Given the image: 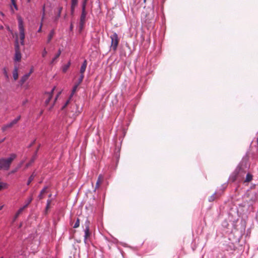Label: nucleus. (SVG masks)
I'll return each mask as SVG.
<instances>
[{
	"mask_svg": "<svg viewBox=\"0 0 258 258\" xmlns=\"http://www.w3.org/2000/svg\"><path fill=\"white\" fill-rule=\"evenodd\" d=\"M5 140V138H4L3 140H2L1 141H0V144L2 143V142H3Z\"/></svg>",
	"mask_w": 258,
	"mask_h": 258,
	"instance_id": "43",
	"label": "nucleus"
},
{
	"mask_svg": "<svg viewBox=\"0 0 258 258\" xmlns=\"http://www.w3.org/2000/svg\"><path fill=\"white\" fill-rule=\"evenodd\" d=\"M8 30L10 31V29L9 27L8 28Z\"/></svg>",
	"mask_w": 258,
	"mask_h": 258,
	"instance_id": "48",
	"label": "nucleus"
},
{
	"mask_svg": "<svg viewBox=\"0 0 258 258\" xmlns=\"http://www.w3.org/2000/svg\"><path fill=\"white\" fill-rule=\"evenodd\" d=\"M215 199H216V194H214L209 198V201L213 202L215 200Z\"/></svg>",
	"mask_w": 258,
	"mask_h": 258,
	"instance_id": "30",
	"label": "nucleus"
},
{
	"mask_svg": "<svg viewBox=\"0 0 258 258\" xmlns=\"http://www.w3.org/2000/svg\"><path fill=\"white\" fill-rule=\"evenodd\" d=\"M18 68L15 66L13 72V77L15 81H16L18 78Z\"/></svg>",
	"mask_w": 258,
	"mask_h": 258,
	"instance_id": "12",
	"label": "nucleus"
},
{
	"mask_svg": "<svg viewBox=\"0 0 258 258\" xmlns=\"http://www.w3.org/2000/svg\"><path fill=\"white\" fill-rule=\"evenodd\" d=\"M103 180V176L102 174H100L98 176L97 181L96 183L95 189L98 188Z\"/></svg>",
	"mask_w": 258,
	"mask_h": 258,
	"instance_id": "9",
	"label": "nucleus"
},
{
	"mask_svg": "<svg viewBox=\"0 0 258 258\" xmlns=\"http://www.w3.org/2000/svg\"><path fill=\"white\" fill-rule=\"evenodd\" d=\"M85 238L87 239L90 236V232H89V226H90V221L87 219L85 223Z\"/></svg>",
	"mask_w": 258,
	"mask_h": 258,
	"instance_id": "7",
	"label": "nucleus"
},
{
	"mask_svg": "<svg viewBox=\"0 0 258 258\" xmlns=\"http://www.w3.org/2000/svg\"><path fill=\"white\" fill-rule=\"evenodd\" d=\"M17 155L15 154H11L8 158L0 159V168L8 170L11 166L13 161L16 158Z\"/></svg>",
	"mask_w": 258,
	"mask_h": 258,
	"instance_id": "1",
	"label": "nucleus"
},
{
	"mask_svg": "<svg viewBox=\"0 0 258 258\" xmlns=\"http://www.w3.org/2000/svg\"><path fill=\"white\" fill-rule=\"evenodd\" d=\"M3 74L6 79L7 80H9V76L8 75V73L7 72V69L6 68H3Z\"/></svg>",
	"mask_w": 258,
	"mask_h": 258,
	"instance_id": "22",
	"label": "nucleus"
},
{
	"mask_svg": "<svg viewBox=\"0 0 258 258\" xmlns=\"http://www.w3.org/2000/svg\"><path fill=\"white\" fill-rule=\"evenodd\" d=\"M47 53V52L45 49V48H44L42 53V56L43 57H45Z\"/></svg>",
	"mask_w": 258,
	"mask_h": 258,
	"instance_id": "31",
	"label": "nucleus"
},
{
	"mask_svg": "<svg viewBox=\"0 0 258 258\" xmlns=\"http://www.w3.org/2000/svg\"><path fill=\"white\" fill-rule=\"evenodd\" d=\"M110 38L111 40V48L113 49L114 51H115L117 49L118 43L119 38L118 35L116 33H114L112 35L110 36Z\"/></svg>",
	"mask_w": 258,
	"mask_h": 258,
	"instance_id": "2",
	"label": "nucleus"
},
{
	"mask_svg": "<svg viewBox=\"0 0 258 258\" xmlns=\"http://www.w3.org/2000/svg\"><path fill=\"white\" fill-rule=\"evenodd\" d=\"M20 37L21 40V44L22 45H24L25 31H20Z\"/></svg>",
	"mask_w": 258,
	"mask_h": 258,
	"instance_id": "15",
	"label": "nucleus"
},
{
	"mask_svg": "<svg viewBox=\"0 0 258 258\" xmlns=\"http://www.w3.org/2000/svg\"><path fill=\"white\" fill-rule=\"evenodd\" d=\"M42 25H43V24H42V22L41 21V23H40V27H42Z\"/></svg>",
	"mask_w": 258,
	"mask_h": 258,
	"instance_id": "46",
	"label": "nucleus"
},
{
	"mask_svg": "<svg viewBox=\"0 0 258 258\" xmlns=\"http://www.w3.org/2000/svg\"><path fill=\"white\" fill-rule=\"evenodd\" d=\"M46 187H44L40 191L39 196H38V198L41 200V199H42L43 198V195L45 192V191H46Z\"/></svg>",
	"mask_w": 258,
	"mask_h": 258,
	"instance_id": "21",
	"label": "nucleus"
},
{
	"mask_svg": "<svg viewBox=\"0 0 258 258\" xmlns=\"http://www.w3.org/2000/svg\"><path fill=\"white\" fill-rule=\"evenodd\" d=\"M41 31H42V27H39V28L38 29V30L37 32H39V33H40V32H41Z\"/></svg>",
	"mask_w": 258,
	"mask_h": 258,
	"instance_id": "37",
	"label": "nucleus"
},
{
	"mask_svg": "<svg viewBox=\"0 0 258 258\" xmlns=\"http://www.w3.org/2000/svg\"><path fill=\"white\" fill-rule=\"evenodd\" d=\"M79 84H76L75 85V86H74L73 88V90H72V94L70 96V98L72 97V96H73V95L74 94V93H75V92L76 91V90L78 88V87L79 86Z\"/></svg>",
	"mask_w": 258,
	"mask_h": 258,
	"instance_id": "23",
	"label": "nucleus"
},
{
	"mask_svg": "<svg viewBox=\"0 0 258 258\" xmlns=\"http://www.w3.org/2000/svg\"><path fill=\"white\" fill-rule=\"evenodd\" d=\"M25 208L23 207L22 208H21L16 213V215L14 217V220H16L20 215V214H21V213L23 212Z\"/></svg>",
	"mask_w": 258,
	"mask_h": 258,
	"instance_id": "20",
	"label": "nucleus"
},
{
	"mask_svg": "<svg viewBox=\"0 0 258 258\" xmlns=\"http://www.w3.org/2000/svg\"><path fill=\"white\" fill-rule=\"evenodd\" d=\"M23 164V162H22L18 166L17 168H18V169L21 167L22 165Z\"/></svg>",
	"mask_w": 258,
	"mask_h": 258,
	"instance_id": "39",
	"label": "nucleus"
},
{
	"mask_svg": "<svg viewBox=\"0 0 258 258\" xmlns=\"http://www.w3.org/2000/svg\"><path fill=\"white\" fill-rule=\"evenodd\" d=\"M4 206V205H2V206H0V211H1V210H2V209L3 208Z\"/></svg>",
	"mask_w": 258,
	"mask_h": 258,
	"instance_id": "42",
	"label": "nucleus"
},
{
	"mask_svg": "<svg viewBox=\"0 0 258 258\" xmlns=\"http://www.w3.org/2000/svg\"><path fill=\"white\" fill-rule=\"evenodd\" d=\"M44 11H45V6H43V15H42V18H41V21L43 22L44 19V15H45V13H44Z\"/></svg>",
	"mask_w": 258,
	"mask_h": 258,
	"instance_id": "32",
	"label": "nucleus"
},
{
	"mask_svg": "<svg viewBox=\"0 0 258 258\" xmlns=\"http://www.w3.org/2000/svg\"><path fill=\"white\" fill-rule=\"evenodd\" d=\"M87 65V62L86 60H85L82 63L81 68H80V73L82 74H84V72L86 71V69Z\"/></svg>",
	"mask_w": 258,
	"mask_h": 258,
	"instance_id": "13",
	"label": "nucleus"
},
{
	"mask_svg": "<svg viewBox=\"0 0 258 258\" xmlns=\"http://www.w3.org/2000/svg\"><path fill=\"white\" fill-rule=\"evenodd\" d=\"M33 162V160H32L31 162L27 163L26 165V168H27L29 166H30L31 164Z\"/></svg>",
	"mask_w": 258,
	"mask_h": 258,
	"instance_id": "35",
	"label": "nucleus"
},
{
	"mask_svg": "<svg viewBox=\"0 0 258 258\" xmlns=\"http://www.w3.org/2000/svg\"><path fill=\"white\" fill-rule=\"evenodd\" d=\"M146 0H144V3H146Z\"/></svg>",
	"mask_w": 258,
	"mask_h": 258,
	"instance_id": "49",
	"label": "nucleus"
},
{
	"mask_svg": "<svg viewBox=\"0 0 258 258\" xmlns=\"http://www.w3.org/2000/svg\"><path fill=\"white\" fill-rule=\"evenodd\" d=\"M54 34H55L54 30V29L51 30L48 35L47 39V41H46L47 43L48 44L50 42V41H51V39H52Z\"/></svg>",
	"mask_w": 258,
	"mask_h": 258,
	"instance_id": "10",
	"label": "nucleus"
},
{
	"mask_svg": "<svg viewBox=\"0 0 258 258\" xmlns=\"http://www.w3.org/2000/svg\"><path fill=\"white\" fill-rule=\"evenodd\" d=\"M34 177L35 175H34L33 173L29 177L27 183V184L28 185H29L30 184V183L33 180Z\"/></svg>",
	"mask_w": 258,
	"mask_h": 258,
	"instance_id": "25",
	"label": "nucleus"
},
{
	"mask_svg": "<svg viewBox=\"0 0 258 258\" xmlns=\"http://www.w3.org/2000/svg\"><path fill=\"white\" fill-rule=\"evenodd\" d=\"M0 14L2 16H4V14L3 12H0Z\"/></svg>",
	"mask_w": 258,
	"mask_h": 258,
	"instance_id": "45",
	"label": "nucleus"
},
{
	"mask_svg": "<svg viewBox=\"0 0 258 258\" xmlns=\"http://www.w3.org/2000/svg\"><path fill=\"white\" fill-rule=\"evenodd\" d=\"M61 94V92H59L56 95V97H55V99H54V103L55 102V101L57 100V98H58L59 96L60 95V94Z\"/></svg>",
	"mask_w": 258,
	"mask_h": 258,
	"instance_id": "34",
	"label": "nucleus"
},
{
	"mask_svg": "<svg viewBox=\"0 0 258 258\" xmlns=\"http://www.w3.org/2000/svg\"><path fill=\"white\" fill-rule=\"evenodd\" d=\"M49 206L50 205L46 204V210H47L49 208Z\"/></svg>",
	"mask_w": 258,
	"mask_h": 258,
	"instance_id": "41",
	"label": "nucleus"
},
{
	"mask_svg": "<svg viewBox=\"0 0 258 258\" xmlns=\"http://www.w3.org/2000/svg\"><path fill=\"white\" fill-rule=\"evenodd\" d=\"M62 10V7H59L58 15H57V17H56V20H57L60 17Z\"/></svg>",
	"mask_w": 258,
	"mask_h": 258,
	"instance_id": "28",
	"label": "nucleus"
},
{
	"mask_svg": "<svg viewBox=\"0 0 258 258\" xmlns=\"http://www.w3.org/2000/svg\"><path fill=\"white\" fill-rule=\"evenodd\" d=\"M28 3H29L30 2V0H27Z\"/></svg>",
	"mask_w": 258,
	"mask_h": 258,
	"instance_id": "47",
	"label": "nucleus"
},
{
	"mask_svg": "<svg viewBox=\"0 0 258 258\" xmlns=\"http://www.w3.org/2000/svg\"><path fill=\"white\" fill-rule=\"evenodd\" d=\"M21 118V116H18L16 118L14 119V120H13L11 122H10V123H8L7 124H4L2 127V131L3 132H6V131H7L8 129L9 128H11L12 127H13V126L17 124L18 123V122L19 121V120Z\"/></svg>",
	"mask_w": 258,
	"mask_h": 258,
	"instance_id": "4",
	"label": "nucleus"
},
{
	"mask_svg": "<svg viewBox=\"0 0 258 258\" xmlns=\"http://www.w3.org/2000/svg\"><path fill=\"white\" fill-rule=\"evenodd\" d=\"M21 59V54L19 51V46L18 44V40L16 41L15 44V60L19 61Z\"/></svg>",
	"mask_w": 258,
	"mask_h": 258,
	"instance_id": "6",
	"label": "nucleus"
},
{
	"mask_svg": "<svg viewBox=\"0 0 258 258\" xmlns=\"http://www.w3.org/2000/svg\"><path fill=\"white\" fill-rule=\"evenodd\" d=\"M61 51L60 49L58 50L57 53L55 54V56L52 58L51 63H52L54 62V61L59 57L61 54Z\"/></svg>",
	"mask_w": 258,
	"mask_h": 258,
	"instance_id": "17",
	"label": "nucleus"
},
{
	"mask_svg": "<svg viewBox=\"0 0 258 258\" xmlns=\"http://www.w3.org/2000/svg\"><path fill=\"white\" fill-rule=\"evenodd\" d=\"M84 74H81V75H80V78H79V79L78 80V82L77 83V84L80 85L82 82L83 80L84 79Z\"/></svg>",
	"mask_w": 258,
	"mask_h": 258,
	"instance_id": "27",
	"label": "nucleus"
},
{
	"mask_svg": "<svg viewBox=\"0 0 258 258\" xmlns=\"http://www.w3.org/2000/svg\"><path fill=\"white\" fill-rule=\"evenodd\" d=\"M80 225V219L79 218H77L76 223H75L74 225L73 226V227L74 228H77L79 227Z\"/></svg>",
	"mask_w": 258,
	"mask_h": 258,
	"instance_id": "26",
	"label": "nucleus"
},
{
	"mask_svg": "<svg viewBox=\"0 0 258 258\" xmlns=\"http://www.w3.org/2000/svg\"><path fill=\"white\" fill-rule=\"evenodd\" d=\"M23 164V162H22L18 166L17 168H18V169L21 167L22 165Z\"/></svg>",
	"mask_w": 258,
	"mask_h": 258,
	"instance_id": "38",
	"label": "nucleus"
},
{
	"mask_svg": "<svg viewBox=\"0 0 258 258\" xmlns=\"http://www.w3.org/2000/svg\"><path fill=\"white\" fill-rule=\"evenodd\" d=\"M71 98L70 97V99L69 100H68L67 101V102H66V103L64 104V105H63V106L62 107V109L64 108L70 102V100Z\"/></svg>",
	"mask_w": 258,
	"mask_h": 258,
	"instance_id": "33",
	"label": "nucleus"
},
{
	"mask_svg": "<svg viewBox=\"0 0 258 258\" xmlns=\"http://www.w3.org/2000/svg\"><path fill=\"white\" fill-rule=\"evenodd\" d=\"M55 89V87H53L50 92H45L44 94L43 98L45 99V105H47L49 104L52 97L53 91H54Z\"/></svg>",
	"mask_w": 258,
	"mask_h": 258,
	"instance_id": "5",
	"label": "nucleus"
},
{
	"mask_svg": "<svg viewBox=\"0 0 258 258\" xmlns=\"http://www.w3.org/2000/svg\"><path fill=\"white\" fill-rule=\"evenodd\" d=\"M78 0H71V14H73L75 9L78 5Z\"/></svg>",
	"mask_w": 258,
	"mask_h": 258,
	"instance_id": "11",
	"label": "nucleus"
},
{
	"mask_svg": "<svg viewBox=\"0 0 258 258\" xmlns=\"http://www.w3.org/2000/svg\"><path fill=\"white\" fill-rule=\"evenodd\" d=\"M87 0H84L82 3V14L80 18V25L81 28H82L84 26V24L85 22V19L86 16V6L87 4Z\"/></svg>",
	"mask_w": 258,
	"mask_h": 258,
	"instance_id": "3",
	"label": "nucleus"
},
{
	"mask_svg": "<svg viewBox=\"0 0 258 258\" xmlns=\"http://www.w3.org/2000/svg\"><path fill=\"white\" fill-rule=\"evenodd\" d=\"M50 204H51V200H47V205H50Z\"/></svg>",
	"mask_w": 258,
	"mask_h": 258,
	"instance_id": "40",
	"label": "nucleus"
},
{
	"mask_svg": "<svg viewBox=\"0 0 258 258\" xmlns=\"http://www.w3.org/2000/svg\"><path fill=\"white\" fill-rule=\"evenodd\" d=\"M34 142H35V140L32 143H31V144L30 145V146H32L33 145V144L34 143Z\"/></svg>",
	"mask_w": 258,
	"mask_h": 258,
	"instance_id": "44",
	"label": "nucleus"
},
{
	"mask_svg": "<svg viewBox=\"0 0 258 258\" xmlns=\"http://www.w3.org/2000/svg\"><path fill=\"white\" fill-rule=\"evenodd\" d=\"M32 73V70H31L29 73L23 75L21 77V78L20 80V83L21 85H22L28 79L29 77H30V76Z\"/></svg>",
	"mask_w": 258,
	"mask_h": 258,
	"instance_id": "8",
	"label": "nucleus"
},
{
	"mask_svg": "<svg viewBox=\"0 0 258 258\" xmlns=\"http://www.w3.org/2000/svg\"><path fill=\"white\" fill-rule=\"evenodd\" d=\"M9 185L6 182H0V191L3 189H6L8 187Z\"/></svg>",
	"mask_w": 258,
	"mask_h": 258,
	"instance_id": "19",
	"label": "nucleus"
},
{
	"mask_svg": "<svg viewBox=\"0 0 258 258\" xmlns=\"http://www.w3.org/2000/svg\"><path fill=\"white\" fill-rule=\"evenodd\" d=\"M252 179V175L250 173H247L246 176V178L245 179V182H249L251 181Z\"/></svg>",
	"mask_w": 258,
	"mask_h": 258,
	"instance_id": "18",
	"label": "nucleus"
},
{
	"mask_svg": "<svg viewBox=\"0 0 258 258\" xmlns=\"http://www.w3.org/2000/svg\"><path fill=\"white\" fill-rule=\"evenodd\" d=\"M18 27L19 31H25L24 27L23 25V22L22 19L21 18L18 19Z\"/></svg>",
	"mask_w": 258,
	"mask_h": 258,
	"instance_id": "14",
	"label": "nucleus"
},
{
	"mask_svg": "<svg viewBox=\"0 0 258 258\" xmlns=\"http://www.w3.org/2000/svg\"><path fill=\"white\" fill-rule=\"evenodd\" d=\"M71 66V61H69L67 64L62 67V71L63 73H66Z\"/></svg>",
	"mask_w": 258,
	"mask_h": 258,
	"instance_id": "16",
	"label": "nucleus"
},
{
	"mask_svg": "<svg viewBox=\"0 0 258 258\" xmlns=\"http://www.w3.org/2000/svg\"><path fill=\"white\" fill-rule=\"evenodd\" d=\"M11 1L12 5L14 6L15 9L16 10H18V7L16 5L15 0H11Z\"/></svg>",
	"mask_w": 258,
	"mask_h": 258,
	"instance_id": "29",
	"label": "nucleus"
},
{
	"mask_svg": "<svg viewBox=\"0 0 258 258\" xmlns=\"http://www.w3.org/2000/svg\"><path fill=\"white\" fill-rule=\"evenodd\" d=\"M32 200H33V198H32V196H31L29 198H28V199L27 200V201H26V203L25 205H24L23 206V207L24 208H26L30 204V203L32 202Z\"/></svg>",
	"mask_w": 258,
	"mask_h": 258,
	"instance_id": "24",
	"label": "nucleus"
},
{
	"mask_svg": "<svg viewBox=\"0 0 258 258\" xmlns=\"http://www.w3.org/2000/svg\"><path fill=\"white\" fill-rule=\"evenodd\" d=\"M18 168H16L14 170H13L12 171H11V173H14L18 171Z\"/></svg>",
	"mask_w": 258,
	"mask_h": 258,
	"instance_id": "36",
	"label": "nucleus"
}]
</instances>
